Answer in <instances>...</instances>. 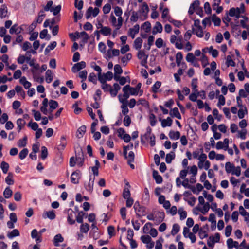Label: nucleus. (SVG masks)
<instances>
[{
    "label": "nucleus",
    "instance_id": "obj_20",
    "mask_svg": "<svg viewBox=\"0 0 249 249\" xmlns=\"http://www.w3.org/2000/svg\"><path fill=\"white\" fill-rule=\"evenodd\" d=\"M160 120L161 121V126L163 127L172 125L173 121L170 117H168L166 119H160Z\"/></svg>",
    "mask_w": 249,
    "mask_h": 249
},
{
    "label": "nucleus",
    "instance_id": "obj_56",
    "mask_svg": "<svg viewBox=\"0 0 249 249\" xmlns=\"http://www.w3.org/2000/svg\"><path fill=\"white\" fill-rule=\"evenodd\" d=\"M150 123L152 126H154L157 123V120L155 115L153 113H151L149 115Z\"/></svg>",
    "mask_w": 249,
    "mask_h": 249
},
{
    "label": "nucleus",
    "instance_id": "obj_60",
    "mask_svg": "<svg viewBox=\"0 0 249 249\" xmlns=\"http://www.w3.org/2000/svg\"><path fill=\"white\" fill-rule=\"evenodd\" d=\"M125 117L124 119V124L125 126H129L131 123V120L129 115H124Z\"/></svg>",
    "mask_w": 249,
    "mask_h": 249
},
{
    "label": "nucleus",
    "instance_id": "obj_44",
    "mask_svg": "<svg viewBox=\"0 0 249 249\" xmlns=\"http://www.w3.org/2000/svg\"><path fill=\"white\" fill-rule=\"evenodd\" d=\"M151 24L148 21H146L144 23H143L141 26V28H142L146 33H148L150 32L151 30Z\"/></svg>",
    "mask_w": 249,
    "mask_h": 249
},
{
    "label": "nucleus",
    "instance_id": "obj_38",
    "mask_svg": "<svg viewBox=\"0 0 249 249\" xmlns=\"http://www.w3.org/2000/svg\"><path fill=\"white\" fill-rule=\"evenodd\" d=\"M178 213L180 215V219L182 220L185 219L187 217V212L184 211L183 208H179L178 210Z\"/></svg>",
    "mask_w": 249,
    "mask_h": 249
},
{
    "label": "nucleus",
    "instance_id": "obj_35",
    "mask_svg": "<svg viewBox=\"0 0 249 249\" xmlns=\"http://www.w3.org/2000/svg\"><path fill=\"white\" fill-rule=\"evenodd\" d=\"M235 168L234 165L231 164L230 162H227L225 164V170L227 173L229 174L232 173L233 169Z\"/></svg>",
    "mask_w": 249,
    "mask_h": 249
},
{
    "label": "nucleus",
    "instance_id": "obj_10",
    "mask_svg": "<svg viewBox=\"0 0 249 249\" xmlns=\"http://www.w3.org/2000/svg\"><path fill=\"white\" fill-rule=\"evenodd\" d=\"M165 213L163 212H158L155 216V221L157 224L161 223L164 219Z\"/></svg>",
    "mask_w": 249,
    "mask_h": 249
},
{
    "label": "nucleus",
    "instance_id": "obj_37",
    "mask_svg": "<svg viewBox=\"0 0 249 249\" xmlns=\"http://www.w3.org/2000/svg\"><path fill=\"white\" fill-rule=\"evenodd\" d=\"M212 20L214 23V26H219L220 25L221 19L217 17L215 14H213L212 17Z\"/></svg>",
    "mask_w": 249,
    "mask_h": 249
},
{
    "label": "nucleus",
    "instance_id": "obj_53",
    "mask_svg": "<svg viewBox=\"0 0 249 249\" xmlns=\"http://www.w3.org/2000/svg\"><path fill=\"white\" fill-rule=\"evenodd\" d=\"M112 54L110 53V50L107 51V56L110 58L112 56H117L120 54V51L118 49H114L112 50Z\"/></svg>",
    "mask_w": 249,
    "mask_h": 249
},
{
    "label": "nucleus",
    "instance_id": "obj_19",
    "mask_svg": "<svg viewBox=\"0 0 249 249\" xmlns=\"http://www.w3.org/2000/svg\"><path fill=\"white\" fill-rule=\"evenodd\" d=\"M169 114L172 117H175L178 119H181V116L177 107H174L173 108L170 112Z\"/></svg>",
    "mask_w": 249,
    "mask_h": 249
},
{
    "label": "nucleus",
    "instance_id": "obj_5",
    "mask_svg": "<svg viewBox=\"0 0 249 249\" xmlns=\"http://www.w3.org/2000/svg\"><path fill=\"white\" fill-rule=\"evenodd\" d=\"M81 172L80 170H77L73 172L71 177V182L73 184L79 183V180L80 178Z\"/></svg>",
    "mask_w": 249,
    "mask_h": 249
},
{
    "label": "nucleus",
    "instance_id": "obj_62",
    "mask_svg": "<svg viewBox=\"0 0 249 249\" xmlns=\"http://www.w3.org/2000/svg\"><path fill=\"white\" fill-rule=\"evenodd\" d=\"M169 21L172 23L175 27L178 28H179L182 25V23L180 21L177 20L172 18L169 19Z\"/></svg>",
    "mask_w": 249,
    "mask_h": 249
},
{
    "label": "nucleus",
    "instance_id": "obj_14",
    "mask_svg": "<svg viewBox=\"0 0 249 249\" xmlns=\"http://www.w3.org/2000/svg\"><path fill=\"white\" fill-rule=\"evenodd\" d=\"M162 26L160 22H156L152 30V34L156 35L157 33H161L162 31Z\"/></svg>",
    "mask_w": 249,
    "mask_h": 249
},
{
    "label": "nucleus",
    "instance_id": "obj_32",
    "mask_svg": "<svg viewBox=\"0 0 249 249\" xmlns=\"http://www.w3.org/2000/svg\"><path fill=\"white\" fill-rule=\"evenodd\" d=\"M31 72L33 74L34 79L37 82L39 83H43L44 81L43 77H39L36 74V72L34 70H31Z\"/></svg>",
    "mask_w": 249,
    "mask_h": 249
},
{
    "label": "nucleus",
    "instance_id": "obj_31",
    "mask_svg": "<svg viewBox=\"0 0 249 249\" xmlns=\"http://www.w3.org/2000/svg\"><path fill=\"white\" fill-rule=\"evenodd\" d=\"M5 182L9 185H13L14 183L13 174L11 172H9L8 173V176L5 178Z\"/></svg>",
    "mask_w": 249,
    "mask_h": 249
},
{
    "label": "nucleus",
    "instance_id": "obj_42",
    "mask_svg": "<svg viewBox=\"0 0 249 249\" xmlns=\"http://www.w3.org/2000/svg\"><path fill=\"white\" fill-rule=\"evenodd\" d=\"M19 231L18 229H14L10 232L8 233L7 236L9 238H12L14 237L19 236Z\"/></svg>",
    "mask_w": 249,
    "mask_h": 249
},
{
    "label": "nucleus",
    "instance_id": "obj_15",
    "mask_svg": "<svg viewBox=\"0 0 249 249\" xmlns=\"http://www.w3.org/2000/svg\"><path fill=\"white\" fill-rule=\"evenodd\" d=\"M146 208L145 206H142L137 210L136 216L140 218L143 216H145L146 214Z\"/></svg>",
    "mask_w": 249,
    "mask_h": 249
},
{
    "label": "nucleus",
    "instance_id": "obj_58",
    "mask_svg": "<svg viewBox=\"0 0 249 249\" xmlns=\"http://www.w3.org/2000/svg\"><path fill=\"white\" fill-rule=\"evenodd\" d=\"M47 156H48L47 148L45 146H42L41 147V158L43 160H44L47 158Z\"/></svg>",
    "mask_w": 249,
    "mask_h": 249
},
{
    "label": "nucleus",
    "instance_id": "obj_7",
    "mask_svg": "<svg viewBox=\"0 0 249 249\" xmlns=\"http://www.w3.org/2000/svg\"><path fill=\"white\" fill-rule=\"evenodd\" d=\"M227 245L229 249H231L235 248L237 249H239V245L237 241H234L232 238H229L227 240Z\"/></svg>",
    "mask_w": 249,
    "mask_h": 249
},
{
    "label": "nucleus",
    "instance_id": "obj_22",
    "mask_svg": "<svg viewBox=\"0 0 249 249\" xmlns=\"http://www.w3.org/2000/svg\"><path fill=\"white\" fill-rule=\"evenodd\" d=\"M22 30L21 27H18L17 24H14L11 27L9 32L11 34H13L14 33L18 34L21 33Z\"/></svg>",
    "mask_w": 249,
    "mask_h": 249
},
{
    "label": "nucleus",
    "instance_id": "obj_64",
    "mask_svg": "<svg viewBox=\"0 0 249 249\" xmlns=\"http://www.w3.org/2000/svg\"><path fill=\"white\" fill-rule=\"evenodd\" d=\"M141 239L144 244H148L151 241V238L149 235H142L141 236Z\"/></svg>",
    "mask_w": 249,
    "mask_h": 249
},
{
    "label": "nucleus",
    "instance_id": "obj_55",
    "mask_svg": "<svg viewBox=\"0 0 249 249\" xmlns=\"http://www.w3.org/2000/svg\"><path fill=\"white\" fill-rule=\"evenodd\" d=\"M45 215L51 220H53L55 218L56 215L53 210L46 212Z\"/></svg>",
    "mask_w": 249,
    "mask_h": 249
},
{
    "label": "nucleus",
    "instance_id": "obj_28",
    "mask_svg": "<svg viewBox=\"0 0 249 249\" xmlns=\"http://www.w3.org/2000/svg\"><path fill=\"white\" fill-rule=\"evenodd\" d=\"M46 81L47 83H50L53 79V73L50 70H47L46 73Z\"/></svg>",
    "mask_w": 249,
    "mask_h": 249
},
{
    "label": "nucleus",
    "instance_id": "obj_45",
    "mask_svg": "<svg viewBox=\"0 0 249 249\" xmlns=\"http://www.w3.org/2000/svg\"><path fill=\"white\" fill-rule=\"evenodd\" d=\"M161 83L160 81H157L152 87L151 91L153 93H156L158 92V89L161 86Z\"/></svg>",
    "mask_w": 249,
    "mask_h": 249
},
{
    "label": "nucleus",
    "instance_id": "obj_1",
    "mask_svg": "<svg viewBox=\"0 0 249 249\" xmlns=\"http://www.w3.org/2000/svg\"><path fill=\"white\" fill-rule=\"evenodd\" d=\"M113 86V89L110 85L106 83L102 85V89L105 92L109 91L111 97H115L117 95L119 90H120L121 87L117 83H114Z\"/></svg>",
    "mask_w": 249,
    "mask_h": 249
},
{
    "label": "nucleus",
    "instance_id": "obj_47",
    "mask_svg": "<svg viewBox=\"0 0 249 249\" xmlns=\"http://www.w3.org/2000/svg\"><path fill=\"white\" fill-rule=\"evenodd\" d=\"M183 56L181 52H178L176 55V61L178 67L180 66Z\"/></svg>",
    "mask_w": 249,
    "mask_h": 249
},
{
    "label": "nucleus",
    "instance_id": "obj_61",
    "mask_svg": "<svg viewBox=\"0 0 249 249\" xmlns=\"http://www.w3.org/2000/svg\"><path fill=\"white\" fill-rule=\"evenodd\" d=\"M196 57L192 53H188L186 57V61L188 62L193 63L195 60Z\"/></svg>",
    "mask_w": 249,
    "mask_h": 249
},
{
    "label": "nucleus",
    "instance_id": "obj_16",
    "mask_svg": "<svg viewBox=\"0 0 249 249\" xmlns=\"http://www.w3.org/2000/svg\"><path fill=\"white\" fill-rule=\"evenodd\" d=\"M38 234L39 233L36 229L32 230L31 232V237L33 239H36V242L37 243H40L42 241L40 236H39Z\"/></svg>",
    "mask_w": 249,
    "mask_h": 249
},
{
    "label": "nucleus",
    "instance_id": "obj_34",
    "mask_svg": "<svg viewBox=\"0 0 249 249\" xmlns=\"http://www.w3.org/2000/svg\"><path fill=\"white\" fill-rule=\"evenodd\" d=\"M8 9L6 5L3 4L0 8V18H2L6 17V14L7 13Z\"/></svg>",
    "mask_w": 249,
    "mask_h": 249
},
{
    "label": "nucleus",
    "instance_id": "obj_63",
    "mask_svg": "<svg viewBox=\"0 0 249 249\" xmlns=\"http://www.w3.org/2000/svg\"><path fill=\"white\" fill-rule=\"evenodd\" d=\"M128 104L125 105H122L121 106V108H122V113L123 115H127V113L129 112V109L127 107Z\"/></svg>",
    "mask_w": 249,
    "mask_h": 249
},
{
    "label": "nucleus",
    "instance_id": "obj_48",
    "mask_svg": "<svg viewBox=\"0 0 249 249\" xmlns=\"http://www.w3.org/2000/svg\"><path fill=\"white\" fill-rule=\"evenodd\" d=\"M27 141V137L24 136L22 139H20L18 142V145L19 147H24L26 145Z\"/></svg>",
    "mask_w": 249,
    "mask_h": 249
},
{
    "label": "nucleus",
    "instance_id": "obj_39",
    "mask_svg": "<svg viewBox=\"0 0 249 249\" xmlns=\"http://www.w3.org/2000/svg\"><path fill=\"white\" fill-rule=\"evenodd\" d=\"M94 179L95 178H94L93 180H92L91 177L90 178V179L89 180L88 185H86L85 186V188L87 191L89 192H91L92 191Z\"/></svg>",
    "mask_w": 249,
    "mask_h": 249
},
{
    "label": "nucleus",
    "instance_id": "obj_30",
    "mask_svg": "<svg viewBox=\"0 0 249 249\" xmlns=\"http://www.w3.org/2000/svg\"><path fill=\"white\" fill-rule=\"evenodd\" d=\"M182 40V36H177V39H176V42L175 43V47L176 48L178 49H183V46L181 43Z\"/></svg>",
    "mask_w": 249,
    "mask_h": 249
},
{
    "label": "nucleus",
    "instance_id": "obj_17",
    "mask_svg": "<svg viewBox=\"0 0 249 249\" xmlns=\"http://www.w3.org/2000/svg\"><path fill=\"white\" fill-rule=\"evenodd\" d=\"M60 143L58 145L57 149L58 150H63L66 145H67V142H66V139L65 136H62L60 138Z\"/></svg>",
    "mask_w": 249,
    "mask_h": 249
},
{
    "label": "nucleus",
    "instance_id": "obj_41",
    "mask_svg": "<svg viewBox=\"0 0 249 249\" xmlns=\"http://www.w3.org/2000/svg\"><path fill=\"white\" fill-rule=\"evenodd\" d=\"M133 147V144L132 143H130V144L127 146H124L123 147V155L125 159H127V150H129L130 149H132Z\"/></svg>",
    "mask_w": 249,
    "mask_h": 249
},
{
    "label": "nucleus",
    "instance_id": "obj_52",
    "mask_svg": "<svg viewBox=\"0 0 249 249\" xmlns=\"http://www.w3.org/2000/svg\"><path fill=\"white\" fill-rule=\"evenodd\" d=\"M200 152L201 154L198 158V160H199V161H201V162H204L207 159V155L206 154L203 153V149L202 148H200Z\"/></svg>",
    "mask_w": 249,
    "mask_h": 249
},
{
    "label": "nucleus",
    "instance_id": "obj_3",
    "mask_svg": "<svg viewBox=\"0 0 249 249\" xmlns=\"http://www.w3.org/2000/svg\"><path fill=\"white\" fill-rule=\"evenodd\" d=\"M99 11L98 8L96 7L93 9L92 7H89L85 13L86 18L89 19L91 15L93 17H96L98 15Z\"/></svg>",
    "mask_w": 249,
    "mask_h": 249
},
{
    "label": "nucleus",
    "instance_id": "obj_12",
    "mask_svg": "<svg viewBox=\"0 0 249 249\" xmlns=\"http://www.w3.org/2000/svg\"><path fill=\"white\" fill-rule=\"evenodd\" d=\"M153 178L155 180L156 183L160 184L163 181L162 177L159 175L158 172L157 170H153L152 173Z\"/></svg>",
    "mask_w": 249,
    "mask_h": 249
},
{
    "label": "nucleus",
    "instance_id": "obj_26",
    "mask_svg": "<svg viewBox=\"0 0 249 249\" xmlns=\"http://www.w3.org/2000/svg\"><path fill=\"white\" fill-rule=\"evenodd\" d=\"M64 241V238L60 234L56 235L53 239V244L55 246L57 247L59 246V243L62 242Z\"/></svg>",
    "mask_w": 249,
    "mask_h": 249
},
{
    "label": "nucleus",
    "instance_id": "obj_40",
    "mask_svg": "<svg viewBox=\"0 0 249 249\" xmlns=\"http://www.w3.org/2000/svg\"><path fill=\"white\" fill-rule=\"evenodd\" d=\"M85 214L83 211H80L78 212L77 215H76V220L78 223H83Z\"/></svg>",
    "mask_w": 249,
    "mask_h": 249
},
{
    "label": "nucleus",
    "instance_id": "obj_51",
    "mask_svg": "<svg viewBox=\"0 0 249 249\" xmlns=\"http://www.w3.org/2000/svg\"><path fill=\"white\" fill-rule=\"evenodd\" d=\"M89 230V225L88 223L82 224L80 226V231L82 233H87Z\"/></svg>",
    "mask_w": 249,
    "mask_h": 249
},
{
    "label": "nucleus",
    "instance_id": "obj_27",
    "mask_svg": "<svg viewBox=\"0 0 249 249\" xmlns=\"http://www.w3.org/2000/svg\"><path fill=\"white\" fill-rule=\"evenodd\" d=\"M101 33L104 36H107L111 34V29L107 26H104L100 30Z\"/></svg>",
    "mask_w": 249,
    "mask_h": 249
},
{
    "label": "nucleus",
    "instance_id": "obj_49",
    "mask_svg": "<svg viewBox=\"0 0 249 249\" xmlns=\"http://www.w3.org/2000/svg\"><path fill=\"white\" fill-rule=\"evenodd\" d=\"M0 167L2 170L3 173L4 174H6L8 171L9 166L7 162L5 161H2L1 163Z\"/></svg>",
    "mask_w": 249,
    "mask_h": 249
},
{
    "label": "nucleus",
    "instance_id": "obj_6",
    "mask_svg": "<svg viewBox=\"0 0 249 249\" xmlns=\"http://www.w3.org/2000/svg\"><path fill=\"white\" fill-rule=\"evenodd\" d=\"M86 66V62L84 61H81L80 62L74 64L71 68V71L73 73H76L81 69L85 68Z\"/></svg>",
    "mask_w": 249,
    "mask_h": 249
},
{
    "label": "nucleus",
    "instance_id": "obj_29",
    "mask_svg": "<svg viewBox=\"0 0 249 249\" xmlns=\"http://www.w3.org/2000/svg\"><path fill=\"white\" fill-rule=\"evenodd\" d=\"M193 31L195 34H196L199 37H202L203 36V29L201 26H198L196 30L193 28Z\"/></svg>",
    "mask_w": 249,
    "mask_h": 249
},
{
    "label": "nucleus",
    "instance_id": "obj_8",
    "mask_svg": "<svg viewBox=\"0 0 249 249\" xmlns=\"http://www.w3.org/2000/svg\"><path fill=\"white\" fill-rule=\"evenodd\" d=\"M139 25L136 24L134 26L133 28L129 29L128 33V36H130L132 38H134L135 35L139 33Z\"/></svg>",
    "mask_w": 249,
    "mask_h": 249
},
{
    "label": "nucleus",
    "instance_id": "obj_46",
    "mask_svg": "<svg viewBox=\"0 0 249 249\" xmlns=\"http://www.w3.org/2000/svg\"><path fill=\"white\" fill-rule=\"evenodd\" d=\"M138 12L135 11L132 12V15L130 17V21L131 22H136L139 19Z\"/></svg>",
    "mask_w": 249,
    "mask_h": 249
},
{
    "label": "nucleus",
    "instance_id": "obj_36",
    "mask_svg": "<svg viewBox=\"0 0 249 249\" xmlns=\"http://www.w3.org/2000/svg\"><path fill=\"white\" fill-rule=\"evenodd\" d=\"M13 194L12 190L9 187H7L3 192V196L5 198H9Z\"/></svg>",
    "mask_w": 249,
    "mask_h": 249
},
{
    "label": "nucleus",
    "instance_id": "obj_57",
    "mask_svg": "<svg viewBox=\"0 0 249 249\" xmlns=\"http://www.w3.org/2000/svg\"><path fill=\"white\" fill-rule=\"evenodd\" d=\"M49 104L51 109H55L58 106V103L57 101L53 100H50L49 102Z\"/></svg>",
    "mask_w": 249,
    "mask_h": 249
},
{
    "label": "nucleus",
    "instance_id": "obj_4",
    "mask_svg": "<svg viewBox=\"0 0 249 249\" xmlns=\"http://www.w3.org/2000/svg\"><path fill=\"white\" fill-rule=\"evenodd\" d=\"M68 217L67 221L70 225H73L75 223L74 218L76 217L75 212H74L71 208L67 210Z\"/></svg>",
    "mask_w": 249,
    "mask_h": 249
},
{
    "label": "nucleus",
    "instance_id": "obj_24",
    "mask_svg": "<svg viewBox=\"0 0 249 249\" xmlns=\"http://www.w3.org/2000/svg\"><path fill=\"white\" fill-rule=\"evenodd\" d=\"M176 155L174 151H171L166 155L165 161L167 163H171L172 161L175 158Z\"/></svg>",
    "mask_w": 249,
    "mask_h": 249
},
{
    "label": "nucleus",
    "instance_id": "obj_43",
    "mask_svg": "<svg viewBox=\"0 0 249 249\" xmlns=\"http://www.w3.org/2000/svg\"><path fill=\"white\" fill-rule=\"evenodd\" d=\"M180 230V226L178 224H174L173 225L172 229L171 231V234L172 235H176L177 233Z\"/></svg>",
    "mask_w": 249,
    "mask_h": 249
},
{
    "label": "nucleus",
    "instance_id": "obj_25",
    "mask_svg": "<svg viewBox=\"0 0 249 249\" xmlns=\"http://www.w3.org/2000/svg\"><path fill=\"white\" fill-rule=\"evenodd\" d=\"M15 91L18 95L21 96L23 98L25 97V92L20 86L17 85L15 87Z\"/></svg>",
    "mask_w": 249,
    "mask_h": 249
},
{
    "label": "nucleus",
    "instance_id": "obj_50",
    "mask_svg": "<svg viewBox=\"0 0 249 249\" xmlns=\"http://www.w3.org/2000/svg\"><path fill=\"white\" fill-rule=\"evenodd\" d=\"M88 80L89 82L93 83L94 84H97L96 75L94 72L89 74L88 77Z\"/></svg>",
    "mask_w": 249,
    "mask_h": 249
},
{
    "label": "nucleus",
    "instance_id": "obj_21",
    "mask_svg": "<svg viewBox=\"0 0 249 249\" xmlns=\"http://www.w3.org/2000/svg\"><path fill=\"white\" fill-rule=\"evenodd\" d=\"M142 39L140 37H137L134 42V48L137 50H140L142 47Z\"/></svg>",
    "mask_w": 249,
    "mask_h": 249
},
{
    "label": "nucleus",
    "instance_id": "obj_23",
    "mask_svg": "<svg viewBox=\"0 0 249 249\" xmlns=\"http://www.w3.org/2000/svg\"><path fill=\"white\" fill-rule=\"evenodd\" d=\"M169 137L172 140H178L180 137V133L179 131L171 130L169 133Z\"/></svg>",
    "mask_w": 249,
    "mask_h": 249
},
{
    "label": "nucleus",
    "instance_id": "obj_54",
    "mask_svg": "<svg viewBox=\"0 0 249 249\" xmlns=\"http://www.w3.org/2000/svg\"><path fill=\"white\" fill-rule=\"evenodd\" d=\"M28 153V150L27 148H24L22 149L19 154V157L21 160H23L27 156Z\"/></svg>",
    "mask_w": 249,
    "mask_h": 249
},
{
    "label": "nucleus",
    "instance_id": "obj_33",
    "mask_svg": "<svg viewBox=\"0 0 249 249\" xmlns=\"http://www.w3.org/2000/svg\"><path fill=\"white\" fill-rule=\"evenodd\" d=\"M210 208V206L209 203L208 202H206L205 204H204L203 209L196 207L195 208V209H197V210H199L201 213H202L203 214H205L208 212Z\"/></svg>",
    "mask_w": 249,
    "mask_h": 249
},
{
    "label": "nucleus",
    "instance_id": "obj_18",
    "mask_svg": "<svg viewBox=\"0 0 249 249\" xmlns=\"http://www.w3.org/2000/svg\"><path fill=\"white\" fill-rule=\"evenodd\" d=\"M86 131V126L84 125L80 126L76 132V136L78 138H81L83 137L84 134Z\"/></svg>",
    "mask_w": 249,
    "mask_h": 249
},
{
    "label": "nucleus",
    "instance_id": "obj_13",
    "mask_svg": "<svg viewBox=\"0 0 249 249\" xmlns=\"http://www.w3.org/2000/svg\"><path fill=\"white\" fill-rule=\"evenodd\" d=\"M151 128L148 126L146 129V132L143 135L141 136V142L142 143L144 144L145 143V140L148 139V137H150L152 134Z\"/></svg>",
    "mask_w": 249,
    "mask_h": 249
},
{
    "label": "nucleus",
    "instance_id": "obj_9",
    "mask_svg": "<svg viewBox=\"0 0 249 249\" xmlns=\"http://www.w3.org/2000/svg\"><path fill=\"white\" fill-rule=\"evenodd\" d=\"M149 11V9L148 5L146 2H144L142 3V7L139 10V12L146 18Z\"/></svg>",
    "mask_w": 249,
    "mask_h": 249
},
{
    "label": "nucleus",
    "instance_id": "obj_2",
    "mask_svg": "<svg viewBox=\"0 0 249 249\" xmlns=\"http://www.w3.org/2000/svg\"><path fill=\"white\" fill-rule=\"evenodd\" d=\"M53 4V2L52 0L48 1L46 6H44V10L45 11H50V12H53L54 16H56L60 13L61 9V5H59L53 7H52Z\"/></svg>",
    "mask_w": 249,
    "mask_h": 249
},
{
    "label": "nucleus",
    "instance_id": "obj_11",
    "mask_svg": "<svg viewBox=\"0 0 249 249\" xmlns=\"http://www.w3.org/2000/svg\"><path fill=\"white\" fill-rule=\"evenodd\" d=\"M182 185L185 188L191 189L194 194H198V193L196 192V190L195 186L189 184V179L188 178H185L184 179V180L182 182Z\"/></svg>",
    "mask_w": 249,
    "mask_h": 249
},
{
    "label": "nucleus",
    "instance_id": "obj_59",
    "mask_svg": "<svg viewBox=\"0 0 249 249\" xmlns=\"http://www.w3.org/2000/svg\"><path fill=\"white\" fill-rule=\"evenodd\" d=\"M239 213L242 216H245L246 218L249 217V214L248 212L244 209L242 206H240L239 208Z\"/></svg>",
    "mask_w": 249,
    "mask_h": 249
}]
</instances>
